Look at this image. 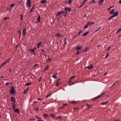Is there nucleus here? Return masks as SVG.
I'll return each instance as SVG.
<instances>
[{"label":"nucleus","mask_w":121,"mask_h":121,"mask_svg":"<svg viewBox=\"0 0 121 121\" xmlns=\"http://www.w3.org/2000/svg\"><path fill=\"white\" fill-rule=\"evenodd\" d=\"M67 104H63V106H67Z\"/></svg>","instance_id":"nucleus-56"},{"label":"nucleus","mask_w":121,"mask_h":121,"mask_svg":"<svg viewBox=\"0 0 121 121\" xmlns=\"http://www.w3.org/2000/svg\"><path fill=\"white\" fill-rule=\"evenodd\" d=\"M108 101H106V102H103L101 104H102V105H105V104H108Z\"/></svg>","instance_id":"nucleus-16"},{"label":"nucleus","mask_w":121,"mask_h":121,"mask_svg":"<svg viewBox=\"0 0 121 121\" xmlns=\"http://www.w3.org/2000/svg\"><path fill=\"white\" fill-rule=\"evenodd\" d=\"M85 2H85V1H84L83 2L82 5L79 7V8H80L82 6V5L85 3Z\"/></svg>","instance_id":"nucleus-29"},{"label":"nucleus","mask_w":121,"mask_h":121,"mask_svg":"<svg viewBox=\"0 0 121 121\" xmlns=\"http://www.w3.org/2000/svg\"><path fill=\"white\" fill-rule=\"evenodd\" d=\"M9 18V17H4V20H6L7 19H8Z\"/></svg>","instance_id":"nucleus-44"},{"label":"nucleus","mask_w":121,"mask_h":121,"mask_svg":"<svg viewBox=\"0 0 121 121\" xmlns=\"http://www.w3.org/2000/svg\"><path fill=\"white\" fill-rule=\"evenodd\" d=\"M111 8V7H110L108 9V10H110V9Z\"/></svg>","instance_id":"nucleus-60"},{"label":"nucleus","mask_w":121,"mask_h":121,"mask_svg":"<svg viewBox=\"0 0 121 121\" xmlns=\"http://www.w3.org/2000/svg\"><path fill=\"white\" fill-rule=\"evenodd\" d=\"M88 49L89 48H86L84 49L83 51L86 52L88 50Z\"/></svg>","instance_id":"nucleus-19"},{"label":"nucleus","mask_w":121,"mask_h":121,"mask_svg":"<svg viewBox=\"0 0 121 121\" xmlns=\"http://www.w3.org/2000/svg\"><path fill=\"white\" fill-rule=\"evenodd\" d=\"M75 77L74 76H73L72 77H71L70 79V80H71L72 79L74 78Z\"/></svg>","instance_id":"nucleus-39"},{"label":"nucleus","mask_w":121,"mask_h":121,"mask_svg":"<svg viewBox=\"0 0 121 121\" xmlns=\"http://www.w3.org/2000/svg\"><path fill=\"white\" fill-rule=\"evenodd\" d=\"M65 13V12L63 11H60L57 13V16H60L61 14H62L63 13Z\"/></svg>","instance_id":"nucleus-4"},{"label":"nucleus","mask_w":121,"mask_h":121,"mask_svg":"<svg viewBox=\"0 0 121 121\" xmlns=\"http://www.w3.org/2000/svg\"><path fill=\"white\" fill-rule=\"evenodd\" d=\"M92 107V105H91V106H89L87 108L88 109H89V108H91Z\"/></svg>","instance_id":"nucleus-51"},{"label":"nucleus","mask_w":121,"mask_h":121,"mask_svg":"<svg viewBox=\"0 0 121 121\" xmlns=\"http://www.w3.org/2000/svg\"><path fill=\"white\" fill-rule=\"evenodd\" d=\"M12 104L13 105V106H14V105H15V103L13 102V103H12Z\"/></svg>","instance_id":"nucleus-52"},{"label":"nucleus","mask_w":121,"mask_h":121,"mask_svg":"<svg viewBox=\"0 0 121 121\" xmlns=\"http://www.w3.org/2000/svg\"><path fill=\"white\" fill-rule=\"evenodd\" d=\"M21 20H23V19L22 18V17H23V15H21Z\"/></svg>","instance_id":"nucleus-45"},{"label":"nucleus","mask_w":121,"mask_h":121,"mask_svg":"<svg viewBox=\"0 0 121 121\" xmlns=\"http://www.w3.org/2000/svg\"><path fill=\"white\" fill-rule=\"evenodd\" d=\"M111 48V47L110 46H109L108 47V48L107 50H109Z\"/></svg>","instance_id":"nucleus-48"},{"label":"nucleus","mask_w":121,"mask_h":121,"mask_svg":"<svg viewBox=\"0 0 121 121\" xmlns=\"http://www.w3.org/2000/svg\"><path fill=\"white\" fill-rule=\"evenodd\" d=\"M109 55V54L108 53H107V55L105 57V58H106L108 57V56Z\"/></svg>","instance_id":"nucleus-47"},{"label":"nucleus","mask_w":121,"mask_h":121,"mask_svg":"<svg viewBox=\"0 0 121 121\" xmlns=\"http://www.w3.org/2000/svg\"><path fill=\"white\" fill-rule=\"evenodd\" d=\"M71 81H72L71 80H70V81L69 82V83H70L71 82Z\"/></svg>","instance_id":"nucleus-62"},{"label":"nucleus","mask_w":121,"mask_h":121,"mask_svg":"<svg viewBox=\"0 0 121 121\" xmlns=\"http://www.w3.org/2000/svg\"><path fill=\"white\" fill-rule=\"evenodd\" d=\"M104 2V0H101L99 1V4H101L103 3Z\"/></svg>","instance_id":"nucleus-21"},{"label":"nucleus","mask_w":121,"mask_h":121,"mask_svg":"<svg viewBox=\"0 0 121 121\" xmlns=\"http://www.w3.org/2000/svg\"><path fill=\"white\" fill-rule=\"evenodd\" d=\"M114 9H113L110 12V13H111L112 14V13H113L114 12Z\"/></svg>","instance_id":"nucleus-28"},{"label":"nucleus","mask_w":121,"mask_h":121,"mask_svg":"<svg viewBox=\"0 0 121 121\" xmlns=\"http://www.w3.org/2000/svg\"><path fill=\"white\" fill-rule=\"evenodd\" d=\"M119 2L120 4H121V0H120L119 1Z\"/></svg>","instance_id":"nucleus-63"},{"label":"nucleus","mask_w":121,"mask_h":121,"mask_svg":"<svg viewBox=\"0 0 121 121\" xmlns=\"http://www.w3.org/2000/svg\"><path fill=\"white\" fill-rule=\"evenodd\" d=\"M28 91V90H26V89L24 90V92H23V93L24 94H26Z\"/></svg>","instance_id":"nucleus-17"},{"label":"nucleus","mask_w":121,"mask_h":121,"mask_svg":"<svg viewBox=\"0 0 121 121\" xmlns=\"http://www.w3.org/2000/svg\"><path fill=\"white\" fill-rule=\"evenodd\" d=\"M15 4H13L11 5V7H13L14 5H15Z\"/></svg>","instance_id":"nucleus-46"},{"label":"nucleus","mask_w":121,"mask_h":121,"mask_svg":"<svg viewBox=\"0 0 121 121\" xmlns=\"http://www.w3.org/2000/svg\"><path fill=\"white\" fill-rule=\"evenodd\" d=\"M56 35L59 37H60V35L59 33L56 34Z\"/></svg>","instance_id":"nucleus-26"},{"label":"nucleus","mask_w":121,"mask_h":121,"mask_svg":"<svg viewBox=\"0 0 121 121\" xmlns=\"http://www.w3.org/2000/svg\"><path fill=\"white\" fill-rule=\"evenodd\" d=\"M27 4L28 5V7H29L30 6V0H27Z\"/></svg>","instance_id":"nucleus-8"},{"label":"nucleus","mask_w":121,"mask_h":121,"mask_svg":"<svg viewBox=\"0 0 121 121\" xmlns=\"http://www.w3.org/2000/svg\"><path fill=\"white\" fill-rule=\"evenodd\" d=\"M121 31V28H120L118 30V31L116 33H118L119 32H120Z\"/></svg>","instance_id":"nucleus-32"},{"label":"nucleus","mask_w":121,"mask_h":121,"mask_svg":"<svg viewBox=\"0 0 121 121\" xmlns=\"http://www.w3.org/2000/svg\"><path fill=\"white\" fill-rule=\"evenodd\" d=\"M114 17V16L112 15V16L111 17H110L108 19L109 20H110L112 18H113V17Z\"/></svg>","instance_id":"nucleus-33"},{"label":"nucleus","mask_w":121,"mask_h":121,"mask_svg":"<svg viewBox=\"0 0 121 121\" xmlns=\"http://www.w3.org/2000/svg\"><path fill=\"white\" fill-rule=\"evenodd\" d=\"M82 46L80 47L78 46H77L76 48H75V49H77V50L79 51L80 50H82Z\"/></svg>","instance_id":"nucleus-5"},{"label":"nucleus","mask_w":121,"mask_h":121,"mask_svg":"<svg viewBox=\"0 0 121 121\" xmlns=\"http://www.w3.org/2000/svg\"><path fill=\"white\" fill-rule=\"evenodd\" d=\"M10 61V59H9L8 60L6 61L5 62H4L5 64H6L8 62L9 63Z\"/></svg>","instance_id":"nucleus-18"},{"label":"nucleus","mask_w":121,"mask_h":121,"mask_svg":"<svg viewBox=\"0 0 121 121\" xmlns=\"http://www.w3.org/2000/svg\"><path fill=\"white\" fill-rule=\"evenodd\" d=\"M46 2V0H41V2L42 4H43L45 3Z\"/></svg>","instance_id":"nucleus-25"},{"label":"nucleus","mask_w":121,"mask_h":121,"mask_svg":"<svg viewBox=\"0 0 121 121\" xmlns=\"http://www.w3.org/2000/svg\"><path fill=\"white\" fill-rule=\"evenodd\" d=\"M50 96V94L49 95L46 96V97L48 98V97H49V96Z\"/></svg>","instance_id":"nucleus-53"},{"label":"nucleus","mask_w":121,"mask_h":121,"mask_svg":"<svg viewBox=\"0 0 121 121\" xmlns=\"http://www.w3.org/2000/svg\"><path fill=\"white\" fill-rule=\"evenodd\" d=\"M51 117H55V116L53 114L51 113L50 115Z\"/></svg>","instance_id":"nucleus-27"},{"label":"nucleus","mask_w":121,"mask_h":121,"mask_svg":"<svg viewBox=\"0 0 121 121\" xmlns=\"http://www.w3.org/2000/svg\"><path fill=\"white\" fill-rule=\"evenodd\" d=\"M64 13V16L65 17L67 15V14L68 13H66L65 12V13Z\"/></svg>","instance_id":"nucleus-34"},{"label":"nucleus","mask_w":121,"mask_h":121,"mask_svg":"<svg viewBox=\"0 0 121 121\" xmlns=\"http://www.w3.org/2000/svg\"><path fill=\"white\" fill-rule=\"evenodd\" d=\"M58 118H61V117H60V116H59L58 117H57L56 118V119H58Z\"/></svg>","instance_id":"nucleus-57"},{"label":"nucleus","mask_w":121,"mask_h":121,"mask_svg":"<svg viewBox=\"0 0 121 121\" xmlns=\"http://www.w3.org/2000/svg\"><path fill=\"white\" fill-rule=\"evenodd\" d=\"M33 7L32 8H31L30 9V13H31L32 12V11L33 10Z\"/></svg>","instance_id":"nucleus-37"},{"label":"nucleus","mask_w":121,"mask_h":121,"mask_svg":"<svg viewBox=\"0 0 121 121\" xmlns=\"http://www.w3.org/2000/svg\"><path fill=\"white\" fill-rule=\"evenodd\" d=\"M49 65H48L47 66H46L45 67V69L44 70V71H45L46 70H48L49 68Z\"/></svg>","instance_id":"nucleus-9"},{"label":"nucleus","mask_w":121,"mask_h":121,"mask_svg":"<svg viewBox=\"0 0 121 121\" xmlns=\"http://www.w3.org/2000/svg\"><path fill=\"white\" fill-rule=\"evenodd\" d=\"M9 84V83L8 82H7V83L5 84V85L6 86H7L8 84Z\"/></svg>","instance_id":"nucleus-54"},{"label":"nucleus","mask_w":121,"mask_h":121,"mask_svg":"<svg viewBox=\"0 0 121 121\" xmlns=\"http://www.w3.org/2000/svg\"><path fill=\"white\" fill-rule=\"evenodd\" d=\"M40 15H39L38 16V17L37 19V21H38V23H39L40 22Z\"/></svg>","instance_id":"nucleus-10"},{"label":"nucleus","mask_w":121,"mask_h":121,"mask_svg":"<svg viewBox=\"0 0 121 121\" xmlns=\"http://www.w3.org/2000/svg\"><path fill=\"white\" fill-rule=\"evenodd\" d=\"M87 105L88 106V107L89 106H91V105H89L88 104H87Z\"/></svg>","instance_id":"nucleus-59"},{"label":"nucleus","mask_w":121,"mask_h":121,"mask_svg":"<svg viewBox=\"0 0 121 121\" xmlns=\"http://www.w3.org/2000/svg\"><path fill=\"white\" fill-rule=\"evenodd\" d=\"M30 120H33V121H35V118L31 119Z\"/></svg>","instance_id":"nucleus-58"},{"label":"nucleus","mask_w":121,"mask_h":121,"mask_svg":"<svg viewBox=\"0 0 121 121\" xmlns=\"http://www.w3.org/2000/svg\"><path fill=\"white\" fill-rule=\"evenodd\" d=\"M26 30L25 28H24L23 29V30L22 31V35L23 36H24L25 35L26 32Z\"/></svg>","instance_id":"nucleus-6"},{"label":"nucleus","mask_w":121,"mask_h":121,"mask_svg":"<svg viewBox=\"0 0 121 121\" xmlns=\"http://www.w3.org/2000/svg\"><path fill=\"white\" fill-rule=\"evenodd\" d=\"M65 10L66 13H68V12H70L71 10V8L69 7H66L65 8Z\"/></svg>","instance_id":"nucleus-2"},{"label":"nucleus","mask_w":121,"mask_h":121,"mask_svg":"<svg viewBox=\"0 0 121 121\" xmlns=\"http://www.w3.org/2000/svg\"><path fill=\"white\" fill-rule=\"evenodd\" d=\"M41 43L40 42H39V43H38L37 44V47L38 48H39L40 46V45L41 44Z\"/></svg>","instance_id":"nucleus-24"},{"label":"nucleus","mask_w":121,"mask_h":121,"mask_svg":"<svg viewBox=\"0 0 121 121\" xmlns=\"http://www.w3.org/2000/svg\"><path fill=\"white\" fill-rule=\"evenodd\" d=\"M93 67V65H91L89 66H88L86 67V68L89 69H91Z\"/></svg>","instance_id":"nucleus-12"},{"label":"nucleus","mask_w":121,"mask_h":121,"mask_svg":"<svg viewBox=\"0 0 121 121\" xmlns=\"http://www.w3.org/2000/svg\"><path fill=\"white\" fill-rule=\"evenodd\" d=\"M5 64L4 62H3L2 64L0 65V67L1 68L3 66V65H4Z\"/></svg>","instance_id":"nucleus-31"},{"label":"nucleus","mask_w":121,"mask_h":121,"mask_svg":"<svg viewBox=\"0 0 121 121\" xmlns=\"http://www.w3.org/2000/svg\"><path fill=\"white\" fill-rule=\"evenodd\" d=\"M118 15V13L117 11L115 12V13H114L113 15L114 17L117 16Z\"/></svg>","instance_id":"nucleus-11"},{"label":"nucleus","mask_w":121,"mask_h":121,"mask_svg":"<svg viewBox=\"0 0 121 121\" xmlns=\"http://www.w3.org/2000/svg\"><path fill=\"white\" fill-rule=\"evenodd\" d=\"M11 101L12 102L15 103L16 102V100L14 97H11Z\"/></svg>","instance_id":"nucleus-7"},{"label":"nucleus","mask_w":121,"mask_h":121,"mask_svg":"<svg viewBox=\"0 0 121 121\" xmlns=\"http://www.w3.org/2000/svg\"><path fill=\"white\" fill-rule=\"evenodd\" d=\"M89 26V25L88 24V23H87V24L86 25H85V27L84 28V29H86V28H87Z\"/></svg>","instance_id":"nucleus-22"},{"label":"nucleus","mask_w":121,"mask_h":121,"mask_svg":"<svg viewBox=\"0 0 121 121\" xmlns=\"http://www.w3.org/2000/svg\"><path fill=\"white\" fill-rule=\"evenodd\" d=\"M81 53V52H80L79 51L77 50V51L76 53L75 54V55H78L79 54Z\"/></svg>","instance_id":"nucleus-23"},{"label":"nucleus","mask_w":121,"mask_h":121,"mask_svg":"<svg viewBox=\"0 0 121 121\" xmlns=\"http://www.w3.org/2000/svg\"><path fill=\"white\" fill-rule=\"evenodd\" d=\"M72 0H69L68 2V3L69 4H71L72 2Z\"/></svg>","instance_id":"nucleus-40"},{"label":"nucleus","mask_w":121,"mask_h":121,"mask_svg":"<svg viewBox=\"0 0 121 121\" xmlns=\"http://www.w3.org/2000/svg\"><path fill=\"white\" fill-rule=\"evenodd\" d=\"M13 110H14L15 109V107L14 106H13Z\"/></svg>","instance_id":"nucleus-55"},{"label":"nucleus","mask_w":121,"mask_h":121,"mask_svg":"<svg viewBox=\"0 0 121 121\" xmlns=\"http://www.w3.org/2000/svg\"><path fill=\"white\" fill-rule=\"evenodd\" d=\"M71 103L75 104L76 103V101H72L71 102Z\"/></svg>","instance_id":"nucleus-41"},{"label":"nucleus","mask_w":121,"mask_h":121,"mask_svg":"<svg viewBox=\"0 0 121 121\" xmlns=\"http://www.w3.org/2000/svg\"><path fill=\"white\" fill-rule=\"evenodd\" d=\"M94 23V22H88L87 23L89 26H90L91 25L93 24Z\"/></svg>","instance_id":"nucleus-14"},{"label":"nucleus","mask_w":121,"mask_h":121,"mask_svg":"<svg viewBox=\"0 0 121 121\" xmlns=\"http://www.w3.org/2000/svg\"><path fill=\"white\" fill-rule=\"evenodd\" d=\"M39 109V107H36L34 108V110L36 111H37Z\"/></svg>","instance_id":"nucleus-20"},{"label":"nucleus","mask_w":121,"mask_h":121,"mask_svg":"<svg viewBox=\"0 0 121 121\" xmlns=\"http://www.w3.org/2000/svg\"><path fill=\"white\" fill-rule=\"evenodd\" d=\"M31 82H30L29 83H27L26 84V85L27 86H29L30 84H31Z\"/></svg>","instance_id":"nucleus-36"},{"label":"nucleus","mask_w":121,"mask_h":121,"mask_svg":"<svg viewBox=\"0 0 121 121\" xmlns=\"http://www.w3.org/2000/svg\"><path fill=\"white\" fill-rule=\"evenodd\" d=\"M82 32V30H80L78 33L77 35H80V34Z\"/></svg>","instance_id":"nucleus-30"},{"label":"nucleus","mask_w":121,"mask_h":121,"mask_svg":"<svg viewBox=\"0 0 121 121\" xmlns=\"http://www.w3.org/2000/svg\"><path fill=\"white\" fill-rule=\"evenodd\" d=\"M89 33V31H87V32H86L84 34H83L82 35V36H86L87 35V34H88Z\"/></svg>","instance_id":"nucleus-15"},{"label":"nucleus","mask_w":121,"mask_h":121,"mask_svg":"<svg viewBox=\"0 0 121 121\" xmlns=\"http://www.w3.org/2000/svg\"><path fill=\"white\" fill-rule=\"evenodd\" d=\"M43 115V116L45 117H48V115L46 114H44Z\"/></svg>","instance_id":"nucleus-35"},{"label":"nucleus","mask_w":121,"mask_h":121,"mask_svg":"<svg viewBox=\"0 0 121 121\" xmlns=\"http://www.w3.org/2000/svg\"><path fill=\"white\" fill-rule=\"evenodd\" d=\"M51 59L50 58H48V60L47 61H49L50 62H51Z\"/></svg>","instance_id":"nucleus-38"},{"label":"nucleus","mask_w":121,"mask_h":121,"mask_svg":"<svg viewBox=\"0 0 121 121\" xmlns=\"http://www.w3.org/2000/svg\"><path fill=\"white\" fill-rule=\"evenodd\" d=\"M37 121H43V120H37Z\"/></svg>","instance_id":"nucleus-64"},{"label":"nucleus","mask_w":121,"mask_h":121,"mask_svg":"<svg viewBox=\"0 0 121 121\" xmlns=\"http://www.w3.org/2000/svg\"><path fill=\"white\" fill-rule=\"evenodd\" d=\"M35 117L36 118H37L39 119H41V118L38 117L37 116H35Z\"/></svg>","instance_id":"nucleus-50"},{"label":"nucleus","mask_w":121,"mask_h":121,"mask_svg":"<svg viewBox=\"0 0 121 121\" xmlns=\"http://www.w3.org/2000/svg\"><path fill=\"white\" fill-rule=\"evenodd\" d=\"M104 93H105L104 92L103 93L101 94V95H99L93 98V99L94 100L97 99H98L100 97H101L104 94Z\"/></svg>","instance_id":"nucleus-3"},{"label":"nucleus","mask_w":121,"mask_h":121,"mask_svg":"<svg viewBox=\"0 0 121 121\" xmlns=\"http://www.w3.org/2000/svg\"><path fill=\"white\" fill-rule=\"evenodd\" d=\"M52 77L54 78H56L57 77L55 75H54L53 76H52Z\"/></svg>","instance_id":"nucleus-43"},{"label":"nucleus","mask_w":121,"mask_h":121,"mask_svg":"<svg viewBox=\"0 0 121 121\" xmlns=\"http://www.w3.org/2000/svg\"><path fill=\"white\" fill-rule=\"evenodd\" d=\"M15 112L19 114V110L17 108H16L14 110Z\"/></svg>","instance_id":"nucleus-13"},{"label":"nucleus","mask_w":121,"mask_h":121,"mask_svg":"<svg viewBox=\"0 0 121 121\" xmlns=\"http://www.w3.org/2000/svg\"><path fill=\"white\" fill-rule=\"evenodd\" d=\"M16 92L14 90L13 86H12L11 89L10 90V93H11L12 95H13Z\"/></svg>","instance_id":"nucleus-1"},{"label":"nucleus","mask_w":121,"mask_h":121,"mask_svg":"<svg viewBox=\"0 0 121 121\" xmlns=\"http://www.w3.org/2000/svg\"><path fill=\"white\" fill-rule=\"evenodd\" d=\"M59 84H60V83L59 82H56V86H58Z\"/></svg>","instance_id":"nucleus-42"},{"label":"nucleus","mask_w":121,"mask_h":121,"mask_svg":"<svg viewBox=\"0 0 121 121\" xmlns=\"http://www.w3.org/2000/svg\"><path fill=\"white\" fill-rule=\"evenodd\" d=\"M42 78V77H41V78L40 79H39V81Z\"/></svg>","instance_id":"nucleus-61"},{"label":"nucleus","mask_w":121,"mask_h":121,"mask_svg":"<svg viewBox=\"0 0 121 121\" xmlns=\"http://www.w3.org/2000/svg\"><path fill=\"white\" fill-rule=\"evenodd\" d=\"M95 0H93L91 2V3H92L93 2L94 3H95Z\"/></svg>","instance_id":"nucleus-49"}]
</instances>
